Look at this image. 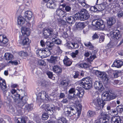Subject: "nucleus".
Listing matches in <instances>:
<instances>
[{
  "label": "nucleus",
  "instance_id": "16",
  "mask_svg": "<svg viewBox=\"0 0 123 123\" xmlns=\"http://www.w3.org/2000/svg\"><path fill=\"white\" fill-rule=\"evenodd\" d=\"M21 31L22 34V36H28L30 34L29 28L25 27H22Z\"/></svg>",
  "mask_w": 123,
  "mask_h": 123
},
{
  "label": "nucleus",
  "instance_id": "19",
  "mask_svg": "<svg viewBox=\"0 0 123 123\" xmlns=\"http://www.w3.org/2000/svg\"><path fill=\"white\" fill-rule=\"evenodd\" d=\"M7 87L5 80L0 77V87L3 91V92L5 91Z\"/></svg>",
  "mask_w": 123,
  "mask_h": 123
},
{
  "label": "nucleus",
  "instance_id": "32",
  "mask_svg": "<svg viewBox=\"0 0 123 123\" xmlns=\"http://www.w3.org/2000/svg\"><path fill=\"white\" fill-rule=\"evenodd\" d=\"M123 71L120 70H116L114 72V77L115 78H117L120 76L122 74Z\"/></svg>",
  "mask_w": 123,
  "mask_h": 123
},
{
  "label": "nucleus",
  "instance_id": "18",
  "mask_svg": "<svg viewBox=\"0 0 123 123\" xmlns=\"http://www.w3.org/2000/svg\"><path fill=\"white\" fill-rule=\"evenodd\" d=\"M113 38L115 39H118L121 37L120 31L117 29L114 30L113 32Z\"/></svg>",
  "mask_w": 123,
  "mask_h": 123
},
{
  "label": "nucleus",
  "instance_id": "5",
  "mask_svg": "<svg viewBox=\"0 0 123 123\" xmlns=\"http://www.w3.org/2000/svg\"><path fill=\"white\" fill-rule=\"evenodd\" d=\"M95 74L100 78L105 83L107 84L108 82L109 79L107 74L105 72H101L98 70L94 71Z\"/></svg>",
  "mask_w": 123,
  "mask_h": 123
},
{
  "label": "nucleus",
  "instance_id": "58",
  "mask_svg": "<svg viewBox=\"0 0 123 123\" xmlns=\"http://www.w3.org/2000/svg\"><path fill=\"white\" fill-rule=\"evenodd\" d=\"M121 82L117 80H115L114 81L113 84L114 85H121L122 84V83H121Z\"/></svg>",
  "mask_w": 123,
  "mask_h": 123
},
{
  "label": "nucleus",
  "instance_id": "63",
  "mask_svg": "<svg viewBox=\"0 0 123 123\" xmlns=\"http://www.w3.org/2000/svg\"><path fill=\"white\" fill-rule=\"evenodd\" d=\"M62 37L64 38H67L68 37V35L67 33L66 32H64L62 34Z\"/></svg>",
  "mask_w": 123,
  "mask_h": 123
},
{
  "label": "nucleus",
  "instance_id": "62",
  "mask_svg": "<svg viewBox=\"0 0 123 123\" xmlns=\"http://www.w3.org/2000/svg\"><path fill=\"white\" fill-rule=\"evenodd\" d=\"M40 44L41 45L42 47H43L46 46L45 43L44 41L43 40H42L40 41Z\"/></svg>",
  "mask_w": 123,
  "mask_h": 123
},
{
  "label": "nucleus",
  "instance_id": "1",
  "mask_svg": "<svg viewBox=\"0 0 123 123\" xmlns=\"http://www.w3.org/2000/svg\"><path fill=\"white\" fill-rule=\"evenodd\" d=\"M117 96L116 93L109 90L103 93L102 95V101L100 100V99H96L93 101V103L96 106L98 107L99 109L103 108L105 104L104 101H109L115 99Z\"/></svg>",
  "mask_w": 123,
  "mask_h": 123
},
{
  "label": "nucleus",
  "instance_id": "56",
  "mask_svg": "<svg viewBox=\"0 0 123 123\" xmlns=\"http://www.w3.org/2000/svg\"><path fill=\"white\" fill-rule=\"evenodd\" d=\"M28 100L27 97L25 96L22 97L21 98V100L24 102V103H26Z\"/></svg>",
  "mask_w": 123,
  "mask_h": 123
},
{
  "label": "nucleus",
  "instance_id": "57",
  "mask_svg": "<svg viewBox=\"0 0 123 123\" xmlns=\"http://www.w3.org/2000/svg\"><path fill=\"white\" fill-rule=\"evenodd\" d=\"M90 10L91 11L94 12H95L97 11V10L96 8V5L95 6L91 7L90 8Z\"/></svg>",
  "mask_w": 123,
  "mask_h": 123
},
{
  "label": "nucleus",
  "instance_id": "48",
  "mask_svg": "<svg viewBox=\"0 0 123 123\" xmlns=\"http://www.w3.org/2000/svg\"><path fill=\"white\" fill-rule=\"evenodd\" d=\"M79 66L82 68H86L88 67V65L86 63H84L80 64Z\"/></svg>",
  "mask_w": 123,
  "mask_h": 123
},
{
  "label": "nucleus",
  "instance_id": "7",
  "mask_svg": "<svg viewBox=\"0 0 123 123\" xmlns=\"http://www.w3.org/2000/svg\"><path fill=\"white\" fill-rule=\"evenodd\" d=\"M92 24L94 26L102 30L104 29L105 27L103 21L100 19L93 20L92 22Z\"/></svg>",
  "mask_w": 123,
  "mask_h": 123
},
{
  "label": "nucleus",
  "instance_id": "54",
  "mask_svg": "<svg viewBox=\"0 0 123 123\" xmlns=\"http://www.w3.org/2000/svg\"><path fill=\"white\" fill-rule=\"evenodd\" d=\"M17 123H26L25 120L21 118H18Z\"/></svg>",
  "mask_w": 123,
  "mask_h": 123
},
{
  "label": "nucleus",
  "instance_id": "31",
  "mask_svg": "<svg viewBox=\"0 0 123 123\" xmlns=\"http://www.w3.org/2000/svg\"><path fill=\"white\" fill-rule=\"evenodd\" d=\"M58 58V56H51L50 59H48V61L49 62L55 63L57 61V59Z\"/></svg>",
  "mask_w": 123,
  "mask_h": 123
},
{
  "label": "nucleus",
  "instance_id": "33",
  "mask_svg": "<svg viewBox=\"0 0 123 123\" xmlns=\"http://www.w3.org/2000/svg\"><path fill=\"white\" fill-rule=\"evenodd\" d=\"M116 11L118 12L117 16L119 18H121L123 16V10H122L120 7H117Z\"/></svg>",
  "mask_w": 123,
  "mask_h": 123
},
{
  "label": "nucleus",
  "instance_id": "34",
  "mask_svg": "<svg viewBox=\"0 0 123 123\" xmlns=\"http://www.w3.org/2000/svg\"><path fill=\"white\" fill-rule=\"evenodd\" d=\"M66 13L64 11H63L61 9H57L56 11V14L59 16H61Z\"/></svg>",
  "mask_w": 123,
  "mask_h": 123
},
{
  "label": "nucleus",
  "instance_id": "46",
  "mask_svg": "<svg viewBox=\"0 0 123 123\" xmlns=\"http://www.w3.org/2000/svg\"><path fill=\"white\" fill-rule=\"evenodd\" d=\"M47 110L51 109L54 110V106L51 104H48L47 105Z\"/></svg>",
  "mask_w": 123,
  "mask_h": 123
},
{
  "label": "nucleus",
  "instance_id": "24",
  "mask_svg": "<svg viewBox=\"0 0 123 123\" xmlns=\"http://www.w3.org/2000/svg\"><path fill=\"white\" fill-rule=\"evenodd\" d=\"M24 16L26 19L27 18L28 20L31 19L32 17V13L30 11H27L24 14Z\"/></svg>",
  "mask_w": 123,
  "mask_h": 123
},
{
  "label": "nucleus",
  "instance_id": "39",
  "mask_svg": "<svg viewBox=\"0 0 123 123\" xmlns=\"http://www.w3.org/2000/svg\"><path fill=\"white\" fill-rule=\"evenodd\" d=\"M58 23L60 26H63L66 25V23L65 20L59 19L58 20Z\"/></svg>",
  "mask_w": 123,
  "mask_h": 123
},
{
  "label": "nucleus",
  "instance_id": "60",
  "mask_svg": "<svg viewBox=\"0 0 123 123\" xmlns=\"http://www.w3.org/2000/svg\"><path fill=\"white\" fill-rule=\"evenodd\" d=\"M54 72L57 74H60L62 72V70H53Z\"/></svg>",
  "mask_w": 123,
  "mask_h": 123
},
{
  "label": "nucleus",
  "instance_id": "2",
  "mask_svg": "<svg viewBox=\"0 0 123 123\" xmlns=\"http://www.w3.org/2000/svg\"><path fill=\"white\" fill-rule=\"evenodd\" d=\"M77 110L76 112L75 110L76 108L74 106H70L65 107L64 109V113L66 116L71 117L74 115H77V118L78 119L80 116L82 109L81 106V105L77 106Z\"/></svg>",
  "mask_w": 123,
  "mask_h": 123
},
{
  "label": "nucleus",
  "instance_id": "17",
  "mask_svg": "<svg viewBox=\"0 0 123 123\" xmlns=\"http://www.w3.org/2000/svg\"><path fill=\"white\" fill-rule=\"evenodd\" d=\"M27 36H23L21 35L19 36V38L21 40H23L22 41V44L23 45L29 44L30 43Z\"/></svg>",
  "mask_w": 123,
  "mask_h": 123
},
{
  "label": "nucleus",
  "instance_id": "13",
  "mask_svg": "<svg viewBox=\"0 0 123 123\" xmlns=\"http://www.w3.org/2000/svg\"><path fill=\"white\" fill-rule=\"evenodd\" d=\"M111 121V123H123V119L119 116L112 117Z\"/></svg>",
  "mask_w": 123,
  "mask_h": 123
},
{
  "label": "nucleus",
  "instance_id": "11",
  "mask_svg": "<svg viewBox=\"0 0 123 123\" xmlns=\"http://www.w3.org/2000/svg\"><path fill=\"white\" fill-rule=\"evenodd\" d=\"M78 92L75 94H74V95L72 96V98H76L78 97L79 98L83 97L84 94V90L80 87H78L77 89Z\"/></svg>",
  "mask_w": 123,
  "mask_h": 123
},
{
  "label": "nucleus",
  "instance_id": "50",
  "mask_svg": "<svg viewBox=\"0 0 123 123\" xmlns=\"http://www.w3.org/2000/svg\"><path fill=\"white\" fill-rule=\"evenodd\" d=\"M18 54L19 55L22 57L26 56L27 55V53L24 51H21L19 52Z\"/></svg>",
  "mask_w": 123,
  "mask_h": 123
},
{
  "label": "nucleus",
  "instance_id": "21",
  "mask_svg": "<svg viewBox=\"0 0 123 123\" xmlns=\"http://www.w3.org/2000/svg\"><path fill=\"white\" fill-rule=\"evenodd\" d=\"M116 21V20L114 17H110L107 20V24L110 26H111L114 24Z\"/></svg>",
  "mask_w": 123,
  "mask_h": 123
},
{
  "label": "nucleus",
  "instance_id": "38",
  "mask_svg": "<svg viewBox=\"0 0 123 123\" xmlns=\"http://www.w3.org/2000/svg\"><path fill=\"white\" fill-rule=\"evenodd\" d=\"M33 106V105L32 104H26L24 109L25 110H27L29 111H31L32 109Z\"/></svg>",
  "mask_w": 123,
  "mask_h": 123
},
{
  "label": "nucleus",
  "instance_id": "8",
  "mask_svg": "<svg viewBox=\"0 0 123 123\" xmlns=\"http://www.w3.org/2000/svg\"><path fill=\"white\" fill-rule=\"evenodd\" d=\"M81 20L84 21L88 19L90 15L88 11L85 9H83L80 11Z\"/></svg>",
  "mask_w": 123,
  "mask_h": 123
},
{
  "label": "nucleus",
  "instance_id": "22",
  "mask_svg": "<svg viewBox=\"0 0 123 123\" xmlns=\"http://www.w3.org/2000/svg\"><path fill=\"white\" fill-rule=\"evenodd\" d=\"M66 21L70 24H72L74 23L75 19L74 17L72 16H70L66 18Z\"/></svg>",
  "mask_w": 123,
  "mask_h": 123
},
{
  "label": "nucleus",
  "instance_id": "45",
  "mask_svg": "<svg viewBox=\"0 0 123 123\" xmlns=\"http://www.w3.org/2000/svg\"><path fill=\"white\" fill-rule=\"evenodd\" d=\"M71 5H67L65 8V10L67 12H70L71 11L72 7Z\"/></svg>",
  "mask_w": 123,
  "mask_h": 123
},
{
  "label": "nucleus",
  "instance_id": "30",
  "mask_svg": "<svg viewBox=\"0 0 123 123\" xmlns=\"http://www.w3.org/2000/svg\"><path fill=\"white\" fill-rule=\"evenodd\" d=\"M84 43L85 46L88 47L90 49L93 50L94 49V46L90 42H85Z\"/></svg>",
  "mask_w": 123,
  "mask_h": 123
},
{
  "label": "nucleus",
  "instance_id": "61",
  "mask_svg": "<svg viewBox=\"0 0 123 123\" xmlns=\"http://www.w3.org/2000/svg\"><path fill=\"white\" fill-rule=\"evenodd\" d=\"M53 110H52L51 109H49V110H47V112L48 115H52L53 114Z\"/></svg>",
  "mask_w": 123,
  "mask_h": 123
},
{
  "label": "nucleus",
  "instance_id": "49",
  "mask_svg": "<svg viewBox=\"0 0 123 123\" xmlns=\"http://www.w3.org/2000/svg\"><path fill=\"white\" fill-rule=\"evenodd\" d=\"M49 117L48 114L47 113H44L42 114V119L43 120H45L48 119Z\"/></svg>",
  "mask_w": 123,
  "mask_h": 123
},
{
  "label": "nucleus",
  "instance_id": "35",
  "mask_svg": "<svg viewBox=\"0 0 123 123\" xmlns=\"http://www.w3.org/2000/svg\"><path fill=\"white\" fill-rule=\"evenodd\" d=\"M37 54L41 57L45 56L44 55L45 53L44 52L43 49H38L36 51Z\"/></svg>",
  "mask_w": 123,
  "mask_h": 123
},
{
  "label": "nucleus",
  "instance_id": "41",
  "mask_svg": "<svg viewBox=\"0 0 123 123\" xmlns=\"http://www.w3.org/2000/svg\"><path fill=\"white\" fill-rule=\"evenodd\" d=\"M84 23L82 22L79 23L76 25V27L78 29H82L84 27Z\"/></svg>",
  "mask_w": 123,
  "mask_h": 123
},
{
  "label": "nucleus",
  "instance_id": "37",
  "mask_svg": "<svg viewBox=\"0 0 123 123\" xmlns=\"http://www.w3.org/2000/svg\"><path fill=\"white\" fill-rule=\"evenodd\" d=\"M96 115V112L94 111L90 110L87 113V116L88 118L93 117Z\"/></svg>",
  "mask_w": 123,
  "mask_h": 123
},
{
  "label": "nucleus",
  "instance_id": "51",
  "mask_svg": "<svg viewBox=\"0 0 123 123\" xmlns=\"http://www.w3.org/2000/svg\"><path fill=\"white\" fill-rule=\"evenodd\" d=\"M74 43L70 42H68L66 43L67 45L69 47V48H73L74 46Z\"/></svg>",
  "mask_w": 123,
  "mask_h": 123
},
{
  "label": "nucleus",
  "instance_id": "23",
  "mask_svg": "<svg viewBox=\"0 0 123 123\" xmlns=\"http://www.w3.org/2000/svg\"><path fill=\"white\" fill-rule=\"evenodd\" d=\"M4 58L6 60H10L13 59V56L10 53H6L4 55Z\"/></svg>",
  "mask_w": 123,
  "mask_h": 123
},
{
  "label": "nucleus",
  "instance_id": "42",
  "mask_svg": "<svg viewBox=\"0 0 123 123\" xmlns=\"http://www.w3.org/2000/svg\"><path fill=\"white\" fill-rule=\"evenodd\" d=\"M81 15L80 12L75 14L74 15V17L75 20H81Z\"/></svg>",
  "mask_w": 123,
  "mask_h": 123
},
{
  "label": "nucleus",
  "instance_id": "44",
  "mask_svg": "<svg viewBox=\"0 0 123 123\" xmlns=\"http://www.w3.org/2000/svg\"><path fill=\"white\" fill-rule=\"evenodd\" d=\"M43 33L45 38H48L49 36H50L49 34L45 29L43 31Z\"/></svg>",
  "mask_w": 123,
  "mask_h": 123
},
{
  "label": "nucleus",
  "instance_id": "27",
  "mask_svg": "<svg viewBox=\"0 0 123 123\" xmlns=\"http://www.w3.org/2000/svg\"><path fill=\"white\" fill-rule=\"evenodd\" d=\"M38 95L40 97L41 99L43 100L46 98L47 99H48V95L46 94V92L44 91H41L40 93H39Z\"/></svg>",
  "mask_w": 123,
  "mask_h": 123
},
{
  "label": "nucleus",
  "instance_id": "6",
  "mask_svg": "<svg viewBox=\"0 0 123 123\" xmlns=\"http://www.w3.org/2000/svg\"><path fill=\"white\" fill-rule=\"evenodd\" d=\"M96 107H98V110H100L101 111L100 113L101 117L99 119V122H100L101 123H109L110 118L106 114V113L101 111V109H102V108L99 109L98 107L96 106Z\"/></svg>",
  "mask_w": 123,
  "mask_h": 123
},
{
  "label": "nucleus",
  "instance_id": "28",
  "mask_svg": "<svg viewBox=\"0 0 123 123\" xmlns=\"http://www.w3.org/2000/svg\"><path fill=\"white\" fill-rule=\"evenodd\" d=\"M25 19L22 17L19 16L18 18V25H22L25 22Z\"/></svg>",
  "mask_w": 123,
  "mask_h": 123
},
{
  "label": "nucleus",
  "instance_id": "26",
  "mask_svg": "<svg viewBox=\"0 0 123 123\" xmlns=\"http://www.w3.org/2000/svg\"><path fill=\"white\" fill-rule=\"evenodd\" d=\"M63 62L64 64L66 66H69L72 64L71 62L67 56H65V58L63 60Z\"/></svg>",
  "mask_w": 123,
  "mask_h": 123
},
{
  "label": "nucleus",
  "instance_id": "47",
  "mask_svg": "<svg viewBox=\"0 0 123 123\" xmlns=\"http://www.w3.org/2000/svg\"><path fill=\"white\" fill-rule=\"evenodd\" d=\"M44 73H46L47 75L48 76V77L50 79H52L53 77V75L52 73L49 71H47L46 72H44Z\"/></svg>",
  "mask_w": 123,
  "mask_h": 123
},
{
  "label": "nucleus",
  "instance_id": "3",
  "mask_svg": "<svg viewBox=\"0 0 123 123\" xmlns=\"http://www.w3.org/2000/svg\"><path fill=\"white\" fill-rule=\"evenodd\" d=\"M12 95L10 92H8L7 91H5L4 92V99L11 102L12 99L15 102L17 101L19 98L20 95L18 94L16 92V91L14 89H12L11 91Z\"/></svg>",
  "mask_w": 123,
  "mask_h": 123
},
{
  "label": "nucleus",
  "instance_id": "36",
  "mask_svg": "<svg viewBox=\"0 0 123 123\" xmlns=\"http://www.w3.org/2000/svg\"><path fill=\"white\" fill-rule=\"evenodd\" d=\"M58 123H67V120L63 117L59 118L57 120Z\"/></svg>",
  "mask_w": 123,
  "mask_h": 123
},
{
  "label": "nucleus",
  "instance_id": "40",
  "mask_svg": "<svg viewBox=\"0 0 123 123\" xmlns=\"http://www.w3.org/2000/svg\"><path fill=\"white\" fill-rule=\"evenodd\" d=\"M44 2H46L47 7L49 8L51 5V4L53 3V1L50 0H43Z\"/></svg>",
  "mask_w": 123,
  "mask_h": 123
},
{
  "label": "nucleus",
  "instance_id": "55",
  "mask_svg": "<svg viewBox=\"0 0 123 123\" xmlns=\"http://www.w3.org/2000/svg\"><path fill=\"white\" fill-rule=\"evenodd\" d=\"M25 104V103H24V102L21 100L18 102V105L19 107L22 108Z\"/></svg>",
  "mask_w": 123,
  "mask_h": 123
},
{
  "label": "nucleus",
  "instance_id": "25",
  "mask_svg": "<svg viewBox=\"0 0 123 123\" xmlns=\"http://www.w3.org/2000/svg\"><path fill=\"white\" fill-rule=\"evenodd\" d=\"M8 41L7 38L3 35H0V42L4 44H6Z\"/></svg>",
  "mask_w": 123,
  "mask_h": 123
},
{
  "label": "nucleus",
  "instance_id": "20",
  "mask_svg": "<svg viewBox=\"0 0 123 123\" xmlns=\"http://www.w3.org/2000/svg\"><path fill=\"white\" fill-rule=\"evenodd\" d=\"M123 64V62L122 61L117 60L114 62L112 67L118 68L121 67Z\"/></svg>",
  "mask_w": 123,
  "mask_h": 123
},
{
  "label": "nucleus",
  "instance_id": "53",
  "mask_svg": "<svg viewBox=\"0 0 123 123\" xmlns=\"http://www.w3.org/2000/svg\"><path fill=\"white\" fill-rule=\"evenodd\" d=\"M116 108L117 110L120 113H121L123 111V106L119 105Z\"/></svg>",
  "mask_w": 123,
  "mask_h": 123
},
{
  "label": "nucleus",
  "instance_id": "52",
  "mask_svg": "<svg viewBox=\"0 0 123 123\" xmlns=\"http://www.w3.org/2000/svg\"><path fill=\"white\" fill-rule=\"evenodd\" d=\"M49 33L50 35H52L53 33V30L50 28H48L45 29Z\"/></svg>",
  "mask_w": 123,
  "mask_h": 123
},
{
  "label": "nucleus",
  "instance_id": "9",
  "mask_svg": "<svg viewBox=\"0 0 123 123\" xmlns=\"http://www.w3.org/2000/svg\"><path fill=\"white\" fill-rule=\"evenodd\" d=\"M94 86L95 89L98 90L100 92H101L104 90V88L100 81H96L94 82Z\"/></svg>",
  "mask_w": 123,
  "mask_h": 123
},
{
  "label": "nucleus",
  "instance_id": "64",
  "mask_svg": "<svg viewBox=\"0 0 123 123\" xmlns=\"http://www.w3.org/2000/svg\"><path fill=\"white\" fill-rule=\"evenodd\" d=\"M73 45V49H75L78 48L79 47V45L77 43H74Z\"/></svg>",
  "mask_w": 123,
  "mask_h": 123
},
{
  "label": "nucleus",
  "instance_id": "14",
  "mask_svg": "<svg viewBox=\"0 0 123 123\" xmlns=\"http://www.w3.org/2000/svg\"><path fill=\"white\" fill-rule=\"evenodd\" d=\"M78 88V87H77L76 89L74 88H72L70 89L68 91L69 93L68 95V98L71 99H73L74 98H72V96L74 95V94L78 92L77 89Z\"/></svg>",
  "mask_w": 123,
  "mask_h": 123
},
{
  "label": "nucleus",
  "instance_id": "43",
  "mask_svg": "<svg viewBox=\"0 0 123 123\" xmlns=\"http://www.w3.org/2000/svg\"><path fill=\"white\" fill-rule=\"evenodd\" d=\"M52 41L53 42H54L55 44L58 45L60 44L61 42L60 40L56 37L53 38Z\"/></svg>",
  "mask_w": 123,
  "mask_h": 123
},
{
  "label": "nucleus",
  "instance_id": "10",
  "mask_svg": "<svg viewBox=\"0 0 123 123\" xmlns=\"http://www.w3.org/2000/svg\"><path fill=\"white\" fill-rule=\"evenodd\" d=\"M36 73L38 76L41 79L40 82L41 85L44 87H46L48 85V82L46 80L43 78L42 77V76L43 75V74L39 70H37Z\"/></svg>",
  "mask_w": 123,
  "mask_h": 123
},
{
  "label": "nucleus",
  "instance_id": "12",
  "mask_svg": "<svg viewBox=\"0 0 123 123\" xmlns=\"http://www.w3.org/2000/svg\"><path fill=\"white\" fill-rule=\"evenodd\" d=\"M46 46V48H44L43 49V50L45 53H48V51L51 50L53 48L54 44L53 43L50 42H46L45 43Z\"/></svg>",
  "mask_w": 123,
  "mask_h": 123
},
{
  "label": "nucleus",
  "instance_id": "29",
  "mask_svg": "<svg viewBox=\"0 0 123 123\" xmlns=\"http://www.w3.org/2000/svg\"><path fill=\"white\" fill-rule=\"evenodd\" d=\"M97 11H102L105 8V6L102 4L96 5Z\"/></svg>",
  "mask_w": 123,
  "mask_h": 123
},
{
  "label": "nucleus",
  "instance_id": "15",
  "mask_svg": "<svg viewBox=\"0 0 123 123\" xmlns=\"http://www.w3.org/2000/svg\"><path fill=\"white\" fill-rule=\"evenodd\" d=\"M70 82V80L68 79H66L65 80H62L60 82V85L64 89H67V86Z\"/></svg>",
  "mask_w": 123,
  "mask_h": 123
},
{
  "label": "nucleus",
  "instance_id": "4",
  "mask_svg": "<svg viewBox=\"0 0 123 123\" xmlns=\"http://www.w3.org/2000/svg\"><path fill=\"white\" fill-rule=\"evenodd\" d=\"M80 85L85 89H89L92 86L91 79L90 77L83 78L81 81Z\"/></svg>",
  "mask_w": 123,
  "mask_h": 123
},
{
  "label": "nucleus",
  "instance_id": "59",
  "mask_svg": "<svg viewBox=\"0 0 123 123\" xmlns=\"http://www.w3.org/2000/svg\"><path fill=\"white\" fill-rule=\"evenodd\" d=\"M38 63L40 65L42 66H44L45 64V62L43 60H40L39 61Z\"/></svg>",
  "mask_w": 123,
  "mask_h": 123
}]
</instances>
